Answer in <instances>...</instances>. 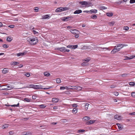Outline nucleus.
Returning a JSON list of instances; mask_svg holds the SVG:
<instances>
[{
    "label": "nucleus",
    "mask_w": 135,
    "mask_h": 135,
    "mask_svg": "<svg viewBox=\"0 0 135 135\" xmlns=\"http://www.w3.org/2000/svg\"><path fill=\"white\" fill-rule=\"evenodd\" d=\"M8 69L7 68H4L2 71V73L4 74H5L8 73Z\"/></svg>",
    "instance_id": "412c9836"
},
{
    "label": "nucleus",
    "mask_w": 135,
    "mask_h": 135,
    "mask_svg": "<svg viewBox=\"0 0 135 135\" xmlns=\"http://www.w3.org/2000/svg\"><path fill=\"white\" fill-rule=\"evenodd\" d=\"M82 12V11L80 9H78L75 11L74 12V14H79L81 13Z\"/></svg>",
    "instance_id": "2eb2a0df"
},
{
    "label": "nucleus",
    "mask_w": 135,
    "mask_h": 135,
    "mask_svg": "<svg viewBox=\"0 0 135 135\" xmlns=\"http://www.w3.org/2000/svg\"><path fill=\"white\" fill-rule=\"evenodd\" d=\"M56 81L57 83H59L61 82V80L60 79L57 78L56 79Z\"/></svg>",
    "instance_id": "f704fd0d"
},
{
    "label": "nucleus",
    "mask_w": 135,
    "mask_h": 135,
    "mask_svg": "<svg viewBox=\"0 0 135 135\" xmlns=\"http://www.w3.org/2000/svg\"><path fill=\"white\" fill-rule=\"evenodd\" d=\"M114 118L115 119H117L118 120H120L121 119V116L118 115H116L114 116Z\"/></svg>",
    "instance_id": "f8f14e48"
},
{
    "label": "nucleus",
    "mask_w": 135,
    "mask_h": 135,
    "mask_svg": "<svg viewBox=\"0 0 135 135\" xmlns=\"http://www.w3.org/2000/svg\"><path fill=\"white\" fill-rule=\"evenodd\" d=\"M71 45H69L66 46V47L70 49L71 48Z\"/></svg>",
    "instance_id": "e2e57ef3"
},
{
    "label": "nucleus",
    "mask_w": 135,
    "mask_h": 135,
    "mask_svg": "<svg viewBox=\"0 0 135 135\" xmlns=\"http://www.w3.org/2000/svg\"><path fill=\"white\" fill-rule=\"evenodd\" d=\"M33 33H34V34H38V32H37L36 31H35V30H33Z\"/></svg>",
    "instance_id": "bf43d9fd"
},
{
    "label": "nucleus",
    "mask_w": 135,
    "mask_h": 135,
    "mask_svg": "<svg viewBox=\"0 0 135 135\" xmlns=\"http://www.w3.org/2000/svg\"><path fill=\"white\" fill-rule=\"evenodd\" d=\"M27 41L29 44L31 45L36 44L38 42L37 39L36 37L34 38H27Z\"/></svg>",
    "instance_id": "f257e3e1"
},
{
    "label": "nucleus",
    "mask_w": 135,
    "mask_h": 135,
    "mask_svg": "<svg viewBox=\"0 0 135 135\" xmlns=\"http://www.w3.org/2000/svg\"><path fill=\"white\" fill-rule=\"evenodd\" d=\"M56 50L62 52H69L70 51V50L66 49L64 47H62L60 48H57Z\"/></svg>",
    "instance_id": "20e7f679"
},
{
    "label": "nucleus",
    "mask_w": 135,
    "mask_h": 135,
    "mask_svg": "<svg viewBox=\"0 0 135 135\" xmlns=\"http://www.w3.org/2000/svg\"><path fill=\"white\" fill-rule=\"evenodd\" d=\"M127 75V74H122L121 76L122 77H124L126 76Z\"/></svg>",
    "instance_id": "49530a36"
},
{
    "label": "nucleus",
    "mask_w": 135,
    "mask_h": 135,
    "mask_svg": "<svg viewBox=\"0 0 135 135\" xmlns=\"http://www.w3.org/2000/svg\"><path fill=\"white\" fill-rule=\"evenodd\" d=\"M101 9H107V7L104 6H101L100 7Z\"/></svg>",
    "instance_id": "c9c22d12"
},
{
    "label": "nucleus",
    "mask_w": 135,
    "mask_h": 135,
    "mask_svg": "<svg viewBox=\"0 0 135 135\" xmlns=\"http://www.w3.org/2000/svg\"><path fill=\"white\" fill-rule=\"evenodd\" d=\"M12 40V38L11 37H10L9 36L7 37V41L8 42H10Z\"/></svg>",
    "instance_id": "bb28decb"
},
{
    "label": "nucleus",
    "mask_w": 135,
    "mask_h": 135,
    "mask_svg": "<svg viewBox=\"0 0 135 135\" xmlns=\"http://www.w3.org/2000/svg\"><path fill=\"white\" fill-rule=\"evenodd\" d=\"M117 47H119L120 48H121V49L124 46H127L126 44H120L117 45Z\"/></svg>",
    "instance_id": "aec40b11"
},
{
    "label": "nucleus",
    "mask_w": 135,
    "mask_h": 135,
    "mask_svg": "<svg viewBox=\"0 0 135 135\" xmlns=\"http://www.w3.org/2000/svg\"><path fill=\"white\" fill-rule=\"evenodd\" d=\"M57 123H51V124L52 125H55Z\"/></svg>",
    "instance_id": "774afa93"
},
{
    "label": "nucleus",
    "mask_w": 135,
    "mask_h": 135,
    "mask_svg": "<svg viewBox=\"0 0 135 135\" xmlns=\"http://www.w3.org/2000/svg\"><path fill=\"white\" fill-rule=\"evenodd\" d=\"M77 112H78L77 109L76 108H74L72 110V112L74 114L76 113Z\"/></svg>",
    "instance_id": "393cba45"
},
{
    "label": "nucleus",
    "mask_w": 135,
    "mask_h": 135,
    "mask_svg": "<svg viewBox=\"0 0 135 135\" xmlns=\"http://www.w3.org/2000/svg\"><path fill=\"white\" fill-rule=\"evenodd\" d=\"M90 119L89 117L88 116H85L84 117L83 119V120L85 121H86Z\"/></svg>",
    "instance_id": "6ab92c4d"
},
{
    "label": "nucleus",
    "mask_w": 135,
    "mask_h": 135,
    "mask_svg": "<svg viewBox=\"0 0 135 135\" xmlns=\"http://www.w3.org/2000/svg\"><path fill=\"white\" fill-rule=\"evenodd\" d=\"M6 88L3 89H2V90H9L13 88V87L12 85H7L6 86Z\"/></svg>",
    "instance_id": "423d86ee"
},
{
    "label": "nucleus",
    "mask_w": 135,
    "mask_h": 135,
    "mask_svg": "<svg viewBox=\"0 0 135 135\" xmlns=\"http://www.w3.org/2000/svg\"><path fill=\"white\" fill-rule=\"evenodd\" d=\"M3 47L5 48H7L8 47V46L7 44H5L3 45Z\"/></svg>",
    "instance_id": "58836bf2"
},
{
    "label": "nucleus",
    "mask_w": 135,
    "mask_h": 135,
    "mask_svg": "<svg viewBox=\"0 0 135 135\" xmlns=\"http://www.w3.org/2000/svg\"><path fill=\"white\" fill-rule=\"evenodd\" d=\"M19 62H18L14 61L12 62L11 65H15L19 64Z\"/></svg>",
    "instance_id": "4be33fe9"
},
{
    "label": "nucleus",
    "mask_w": 135,
    "mask_h": 135,
    "mask_svg": "<svg viewBox=\"0 0 135 135\" xmlns=\"http://www.w3.org/2000/svg\"><path fill=\"white\" fill-rule=\"evenodd\" d=\"M23 65L22 64H20L19 65V67L20 68H22L23 66Z\"/></svg>",
    "instance_id": "338daca9"
},
{
    "label": "nucleus",
    "mask_w": 135,
    "mask_h": 135,
    "mask_svg": "<svg viewBox=\"0 0 135 135\" xmlns=\"http://www.w3.org/2000/svg\"><path fill=\"white\" fill-rule=\"evenodd\" d=\"M26 53V52H23L21 53H18L16 54V55L17 56H22L25 55Z\"/></svg>",
    "instance_id": "a211bd4d"
},
{
    "label": "nucleus",
    "mask_w": 135,
    "mask_h": 135,
    "mask_svg": "<svg viewBox=\"0 0 135 135\" xmlns=\"http://www.w3.org/2000/svg\"><path fill=\"white\" fill-rule=\"evenodd\" d=\"M83 12H86V13H88V12H89V11H83Z\"/></svg>",
    "instance_id": "69168bd1"
},
{
    "label": "nucleus",
    "mask_w": 135,
    "mask_h": 135,
    "mask_svg": "<svg viewBox=\"0 0 135 135\" xmlns=\"http://www.w3.org/2000/svg\"><path fill=\"white\" fill-rule=\"evenodd\" d=\"M65 89V87L61 86L60 87V89L61 90H64Z\"/></svg>",
    "instance_id": "6e6d98bb"
},
{
    "label": "nucleus",
    "mask_w": 135,
    "mask_h": 135,
    "mask_svg": "<svg viewBox=\"0 0 135 135\" xmlns=\"http://www.w3.org/2000/svg\"><path fill=\"white\" fill-rule=\"evenodd\" d=\"M8 27H9L11 28H14L15 26L13 25H10L9 26H8Z\"/></svg>",
    "instance_id": "09e8293b"
},
{
    "label": "nucleus",
    "mask_w": 135,
    "mask_h": 135,
    "mask_svg": "<svg viewBox=\"0 0 135 135\" xmlns=\"http://www.w3.org/2000/svg\"><path fill=\"white\" fill-rule=\"evenodd\" d=\"M91 17L93 19H96L97 18V16L95 15H93L91 16Z\"/></svg>",
    "instance_id": "473e14b6"
},
{
    "label": "nucleus",
    "mask_w": 135,
    "mask_h": 135,
    "mask_svg": "<svg viewBox=\"0 0 135 135\" xmlns=\"http://www.w3.org/2000/svg\"><path fill=\"white\" fill-rule=\"evenodd\" d=\"M42 86L41 85H35L34 86V89H41Z\"/></svg>",
    "instance_id": "9b49d317"
},
{
    "label": "nucleus",
    "mask_w": 135,
    "mask_h": 135,
    "mask_svg": "<svg viewBox=\"0 0 135 135\" xmlns=\"http://www.w3.org/2000/svg\"><path fill=\"white\" fill-rule=\"evenodd\" d=\"M73 18V17H64L62 18V20L63 21H67L69 20H70Z\"/></svg>",
    "instance_id": "0eeeda50"
},
{
    "label": "nucleus",
    "mask_w": 135,
    "mask_h": 135,
    "mask_svg": "<svg viewBox=\"0 0 135 135\" xmlns=\"http://www.w3.org/2000/svg\"><path fill=\"white\" fill-rule=\"evenodd\" d=\"M85 130L84 129H80L78 131V133H82L84 132Z\"/></svg>",
    "instance_id": "2f4dec72"
},
{
    "label": "nucleus",
    "mask_w": 135,
    "mask_h": 135,
    "mask_svg": "<svg viewBox=\"0 0 135 135\" xmlns=\"http://www.w3.org/2000/svg\"><path fill=\"white\" fill-rule=\"evenodd\" d=\"M78 45H71V48L72 49H75L77 48Z\"/></svg>",
    "instance_id": "7c9ffc66"
},
{
    "label": "nucleus",
    "mask_w": 135,
    "mask_h": 135,
    "mask_svg": "<svg viewBox=\"0 0 135 135\" xmlns=\"http://www.w3.org/2000/svg\"><path fill=\"white\" fill-rule=\"evenodd\" d=\"M52 87H48V88H42H42L41 89H44V90H46V89H50V88H51Z\"/></svg>",
    "instance_id": "de8ad7c7"
},
{
    "label": "nucleus",
    "mask_w": 135,
    "mask_h": 135,
    "mask_svg": "<svg viewBox=\"0 0 135 135\" xmlns=\"http://www.w3.org/2000/svg\"><path fill=\"white\" fill-rule=\"evenodd\" d=\"M116 46H115L114 47V49L112 50L111 52V53L113 54H114L115 53L118 52V51L116 48Z\"/></svg>",
    "instance_id": "ddd939ff"
},
{
    "label": "nucleus",
    "mask_w": 135,
    "mask_h": 135,
    "mask_svg": "<svg viewBox=\"0 0 135 135\" xmlns=\"http://www.w3.org/2000/svg\"><path fill=\"white\" fill-rule=\"evenodd\" d=\"M8 126V124H5L2 126V128L3 129H5L7 128Z\"/></svg>",
    "instance_id": "a878e982"
},
{
    "label": "nucleus",
    "mask_w": 135,
    "mask_h": 135,
    "mask_svg": "<svg viewBox=\"0 0 135 135\" xmlns=\"http://www.w3.org/2000/svg\"><path fill=\"white\" fill-rule=\"evenodd\" d=\"M116 48L117 49V50L118 51H119L121 49V48H120L119 47H118L117 45V46H116Z\"/></svg>",
    "instance_id": "864d4df0"
},
{
    "label": "nucleus",
    "mask_w": 135,
    "mask_h": 135,
    "mask_svg": "<svg viewBox=\"0 0 135 135\" xmlns=\"http://www.w3.org/2000/svg\"><path fill=\"white\" fill-rule=\"evenodd\" d=\"M14 134V132L13 131H11L9 132V134L10 135H13Z\"/></svg>",
    "instance_id": "8fccbe9b"
},
{
    "label": "nucleus",
    "mask_w": 135,
    "mask_h": 135,
    "mask_svg": "<svg viewBox=\"0 0 135 135\" xmlns=\"http://www.w3.org/2000/svg\"><path fill=\"white\" fill-rule=\"evenodd\" d=\"M40 107L41 108H44L46 107V106L44 104H41L40 105Z\"/></svg>",
    "instance_id": "a19ab883"
},
{
    "label": "nucleus",
    "mask_w": 135,
    "mask_h": 135,
    "mask_svg": "<svg viewBox=\"0 0 135 135\" xmlns=\"http://www.w3.org/2000/svg\"><path fill=\"white\" fill-rule=\"evenodd\" d=\"M59 100V99L57 98H53L52 99V102L55 103H56L58 102Z\"/></svg>",
    "instance_id": "4468645a"
},
{
    "label": "nucleus",
    "mask_w": 135,
    "mask_h": 135,
    "mask_svg": "<svg viewBox=\"0 0 135 135\" xmlns=\"http://www.w3.org/2000/svg\"><path fill=\"white\" fill-rule=\"evenodd\" d=\"M90 59H86L84 60V62L81 64L82 66H85L87 65V63L90 61Z\"/></svg>",
    "instance_id": "6e6552de"
},
{
    "label": "nucleus",
    "mask_w": 135,
    "mask_h": 135,
    "mask_svg": "<svg viewBox=\"0 0 135 135\" xmlns=\"http://www.w3.org/2000/svg\"><path fill=\"white\" fill-rule=\"evenodd\" d=\"M69 9V8L68 7H60L57 8L55 10V12H60L62 11H65L68 10Z\"/></svg>",
    "instance_id": "7ed1b4c3"
},
{
    "label": "nucleus",
    "mask_w": 135,
    "mask_h": 135,
    "mask_svg": "<svg viewBox=\"0 0 135 135\" xmlns=\"http://www.w3.org/2000/svg\"><path fill=\"white\" fill-rule=\"evenodd\" d=\"M95 121V120H90L86 123V124L87 125H90L94 123Z\"/></svg>",
    "instance_id": "9d476101"
},
{
    "label": "nucleus",
    "mask_w": 135,
    "mask_h": 135,
    "mask_svg": "<svg viewBox=\"0 0 135 135\" xmlns=\"http://www.w3.org/2000/svg\"><path fill=\"white\" fill-rule=\"evenodd\" d=\"M114 23V22H110L109 23V24L110 25L113 26V25Z\"/></svg>",
    "instance_id": "5fc2aeb1"
},
{
    "label": "nucleus",
    "mask_w": 135,
    "mask_h": 135,
    "mask_svg": "<svg viewBox=\"0 0 135 135\" xmlns=\"http://www.w3.org/2000/svg\"><path fill=\"white\" fill-rule=\"evenodd\" d=\"M73 88L72 89L76 90L78 91H80L82 89L81 87L78 86H73Z\"/></svg>",
    "instance_id": "1a4fd4ad"
},
{
    "label": "nucleus",
    "mask_w": 135,
    "mask_h": 135,
    "mask_svg": "<svg viewBox=\"0 0 135 135\" xmlns=\"http://www.w3.org/2000/svg\"><path fill=\"white\" fill-rule=\"evenodd\" d=\"M113 93L116 96H118L119 94L118 93L117 91L114 92Z\"/></svg>",
    "instance_id": "79ce46f5"
},
{
    "label": "nucleus",
    "mask_w": 135,
    "mask_h": 135,
    "mask_svg": "<svg viewBox=\"0 0 135 135\" xmlns=\"http://www.w3.org/2000/svg\"><path fill=\"white\" fill-rule=\"evenodd\" d=\"M129 85H130L133 86L135 85V84L133 82H130L129 83Z\"/></svg>",
    "instance_id": "ea45409f"
},
{
    "label": "nucleus",
    "mask_w": 135,
    "mask_h": 135,
    "mask_svg": "<svg viewBox=\"0 0 135 135\" xmlns=\"http://www.w3.org/2000/svg\"><path fill=\"white\" fill-rule=\"evenodd\" d=\"M36 97L35 95H33L32 96V98L33 99H36Z\"/></svg>",
    "instance_id": "0e129e2a"
},
{
    "label": "nucleus",
    "mask_w": 135,
    "mask_h": 135,
    "mask_svg": "<svg viewBox=\"0 0 135 135\" xmlns=\"http://www.w3.org/2000/svg\"><path fill=\"white\" fill-rule=\"evenodd\" d=\"M106 14H107V16L108 17L112 16L113 15V13H111V12L110 13L108 12V13H107Z\"/></svg>",
    "instance_id": "c85d7f7f"
},
{
    "label": "nucleus",
    "mask_w": 135,
    "mask_h": 135,
    "mask_svg": "<svg viewBox=\"0 0 135 135\" xmlns=\"http://www.w3.org/2000/svg\"><path fill=\"white\" fill-rule=\"evenodd\" d=\"M89 104L88 103H84V107H85V110H87L88 109Z\"/></svg>",
    "instance_id": "5701e85b"
},
{
    "label": "nucleus",
    "mask_w": 135,
    "mask_h": 135,
    "mask_svg": "<svg viewBox=\"0 0 135 135\" xmlns=\"http://www.w3.org/2000/svg\"><path fill=\"white\" fill-rule=\"evenodd\" d=\"M126 59H125L126 60H130L133 58V57L132 58H130L128 57H126Z\"/></svg>",
    "instance_id": "4d7b16f0"
},
{
    "label": "nucleus",
    "mask_w": 135,
    "mask_h": 135,
    "mask_svg": "<svg viewBox=\"0 0 135 135\" xmlns=\"http://www.w3.org/2000/svg\"><path fill=\"white\" fill-rule=\"evenodd\" d=\"M72 105L73 107H77V105L76 104H72Z\"/></svg>",
    "instance_id": "a18cd8bd"
},
{
    "label": "nucleus",
    "mask_w": 135,
    "mask_h": 135,
    "mask_svg": "<svg viewBox=\"0 0 135 135\" xmlns=\"http://www.w3.org/2000/svg\"><path fill=\"white\" fill-rule=\"evenodd\" d=\"M23 134L24 135H30L31 134V133H30L27 132L26 133V134Z\"/></svg>",
    "instance_id": "603ef678"
},
{
    "label": "nucleus",
    "mask_w": 135,
    "mask_h": 135,
    "mask_svg": "<svg viewBox=\"0 0 135 135\" xmlns=\"http://www.w3.org/2000/svg\"><path fill=\"white\" fill-rule=\"evenodd\" d=\"M25 75L27 77H29L30 76V74L28 73H27L25 74Z\"/></svg>",
    "instance_id": "c03bdc74"
},
{
    "label": "nucleus",
    "mask_w": 135,
    "mask_h": 135,
    "mask_svg": "<svg viewBox=\"0 0 135 135\" xmlns=\"http://www.w3.org/2000/svg\"><path fill=\"white\" fill-rule=\"evenodd\" d=\"M131 95L133 97H135V93H131Z\"/></svg>",
    "instance_id": "3c124183"
},
{
    "label": "nucleus",
    "mask_w": 135,
    "mask_h": 135,
    "mask_svg": "<svg viewBox=\"0 0 135 135\" xmlns=\"http://www.w3.org/2000/svg\"><path fill=\"white\" fill-rule=\"evenodd\" d=\"M65 89H66V90H69V89H72V88L70 87H69V86H65Z\"/></svg>",
    "instance_id": "4c0bfd02"
},
{
    "label": "nucleus",
    "mask_w": 135,
    "mask_h": 135,
    "mask_svg": "<svg viewBox=\"0 0 135 135\" xmlns=\"http://www.w3.org/2000/svg\"><path fill=\"white\" fill-rule=\"evenodd\" d=\"M24 99L27 102H29L30 101V100L28 98H25Z\"/></svg>",
    "instance_id": "13d9d810"
},
{
    "label": "nucleus",
    "mask_w": 135,
    "mask_h": 135,
    "mask_svg": "<svg viewBox=\"0 0 135 135\" xmlns=\"http://www.w3.org/2000/svg\"><path fill=\"white\" fill-rule=\"evenodd\" d=\"M123 30L126 31H128L129 30V27L128 26H124L123 27Z\"/></svg>",
    "instance_id": "72a5a7b5"
},
{
    "label": "nucleus",
    "mask_w": 135,
    "mask_h": 135,
    "mask_svg": "<svg viewBox=\"0 0 135 135\" xmlns=\"http://www.w3.org/2000/svg\"><path fill=\"white\" fill-rule=\"evenodd\" d=\"M129 114L132 115H135V112L131 113Z\"/></svg>",
    "instance_id": "680f3d73"
},
{
    "label": "nucleus",
    "mask_w": 135,
    "mask_h": 135,
    "mask_svg": "<svg viewBox=\"0 0 135 135\" xmlns=\"http://www.w3.org/2000/svg\"><path fill=\"white\" fill-rule=\"evenodd\" d=\"M98 11L96 9H92L89 11V13H97Z\"/></svg>",
    "instance_id": "dca6fc26"
},
{
    "label": "nucleus",
    "mask_w": 135,
    "mask_h": 135,
    "mask_svg": "<svg viewBox=\"0 0 135 135\" xmlns=\"http://www.w3.org/2000/svg\"><path fill=\"white\" fill-rule=\"evenodd\" d=\"M50 17L49 15H43L42 17V19H48V18Z\"/></svg>",
    "instance_id": "f3484780"
},
{
    "label": "nucleus",
    "mask_w": 135,
    "mask_h": 135,
    "mask_svg": "<svg viewBox=\"0 0 135 135\" xmlns=\"http://www.w3.org/2000/svg\"><path fill=\"white\" fill-rule=\"evenodd\" d=\"M44 75L45 76L48 77L50 75V74L47 72H45L44 73Z\"/></svg>",
    "instance_id": "cd10ccee"
},
{
    "label": "nucleus",
    "mask_w": 135,
    "mask_h": 135,
    "mask_svg": "<svg viewBox=\"0 0 135 135\" xmlns=\"http://www.w3.org/2000/svg\"><path fill=\"white\" fill-rule=\"evenodd\" d=\"M70 31L73 34L75 35V37L77 38L79 37V34L80 33V32L76 29H71Z\"/></svg>",
    "instance_id": "f03ea898"
},
{
    "label": "nucleus",
    "mask_w": 135,
    "mask_h": 135,
    "mask_svg": "<svg viewBox=\"0 0 135 135\" xmlns=\"http://www.w3.org/2000/svg\"><path fill=\"white\" fill-rule=\"evenodd\" d=\"M35 85L31 84L29 85V86L27 87L28 88H32L34 89Z\"/></svg>",
    "instance_id": "c756f323"
},
{
    "label": "nucleus",
    "mask_w": 135,
    "mask_h": 135,
    "mask_svg": "<svg viewBox=\"0 0 135 135\" xmlns=\"http://www.w3.org/2000/svg\"><path fill=\"white\" fill-rule=\"evenodd\" d=\"M129 2L130 3L132 4L135 3V0H130Z\"/></svg>",
    "instance_id": "37998d69"
},
{
    "label": "nucleus",
    "mask_w": 135,
    "mask_h": 135,
    "mask_svg": "<svg viewBox=\"0 0 135 135\" xmlns=\"http://www.w3.org/2000/svg\"><path fill=\"white\" fill-rule=\"evenodd\" d=\"M19 103H18L17 104H14L13 105H11V107H18L19 106Z\"/></svg>",
    "instance_id": "e433bc0d"
},
{
    "label": "nucleus",
    "mask_w": 135,
    "mask_h": 135,
    "mask_svg": "<svg viewBox=\"0 0 135 135\" xmlns=\"http://www.w3.org/2000/svg\"><path fill=\"white\" fill-rule=\"evenodd\" d=\"M36 8H35L34 10L35 11V12H37L38 11V8L37 7H36Z\"/></svg>",
    "instance_id": "052dcab7"
},
{
    "label": "nucleus",
    "mask_w": 135,
    "mask_h": 135,
    "mask_svg": "<svg viewBox=\"0 0 135 135\" xmlns=\"http://www.w3.org/2000/svg\"><path fill=\"white\" fill-rule=\"evenodd\" d=\"M79 3L82 5H85L87 7H89L91 6V3H88L86 1H80L79 2Z\"/></svg>",
    "instance_id": "39448f33"
},
{
    "label": "nucleus",
    "mask_w": 135,
    "mask_h": 135,
    "mask_svg": "<svg viewBox=\"0 0 135 135\" xmlns=\"http://www.w3.org/2000/svg\"><path fill=\"white\" fill-rule=\"evenodd\" d=\"M117 125L118 126V128L120 130H122L123 128V126L121 125L119 123L117 124Z\"/></svg>",
    "instance_id": "b1692460"
}]
</instances>
